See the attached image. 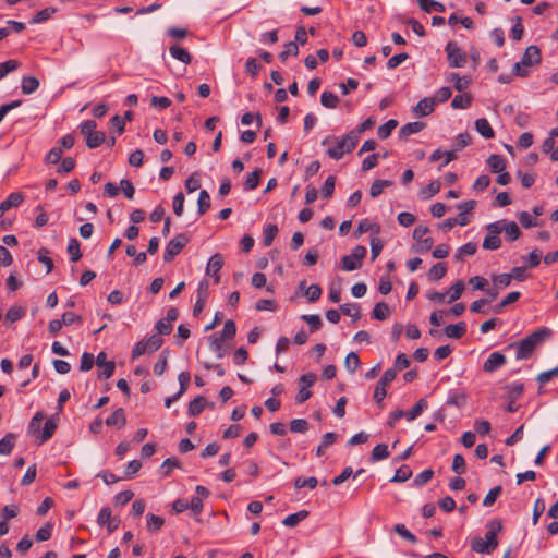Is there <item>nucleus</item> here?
Here are the masks:
<instances>
[{
  "mask_svg": "<svg viewBox=\"0 0 558 558\" xmlns=\"http://www.w3.org/2000/svg\"><path fill=\"white\" fill-rule=\"evenodd\" d=\"M551 335V330L547 327L538 328L524 339L509 343L507 350L515 351L518 361L527 360L532 356L536 347L544 343Z\"/></svg>",
  "mask_w": 558,
  "mask_h": 558,
  "instance_id": "1",
  "label": "nucleus"
},
{
  "mask_svg": "<svg viewBox=\"0 0 558 558\" xmlns=\"http://www.w3.org/2000/svg\"><path fill=\"white\" fill-rule=\"evenodd\" d=\"M502 530L500 519L488 522L485 537L476 536L471 541V549L478 554H492L498 546L497 534Z\"/></svg>",
  "mask_w": 558,
  "mask_h": 558,
  "instance_id": "2",
  "label": "nucleus"
},
{
  "mask_svg": "<svg viewBox=\"0 0 558 558\" xmlns=\"http://www.w3.org/2000/svg\"><path fill=\"white\" fill-rule=\"evenodd\" d=\"M78 128L81 134L85 136L88 148H97L106 141L105 133L96 131L97 123L94 120H86Z\"/></svg>",
  "mask_w": 558,
  "mask_h": 558,
  "instance_id": "3",
  "label": "nucleus"
},
{
  "mask_svg": "<svg viewBox=\"0 0 558 558\" xmlns=\"http://www.w3.org/2000/svg\"><path fill=\"white\" fill-rule=\"evenodd\" d=\"M357 144V137L350 132L337 140L333 147L328 148L327 154L330 158L339 160L345 153L352 151Z\"/></svg>",
  "mask_w": 558,
  "mask_h": 558,
  "instance_id": "4",
  "label": "nucleus"
},
{
  "mask_svg": "<svg viewBox=\"0 0 558 558\" xmlns=\"http://www.w3.org/2000/svg\"><path fill=\"white\" fill-rule=\"evenodd\" d=\"M429 232V229L425 226H417L413 230V239L416 243L413 246L414 252L424 253L429 251L433 247L434 240L430 236H426Z\"/></svg>",
  "mask_w": 558,
  "mask_h": 558,
  "instance_id": "5",
  "label": "nucleus"
},
{
  "mask_svg": "<svg viewBox=\"0 0 558 558\" xmlns=\"http://www.w3.org/2000/svg\"><path fill=\"white\" fill-rule=\"evenodd\" d=\"M190 239L186 234L180 233L170 240L166 246L163 260L166 263L172 262L173 258L182 251V248L189 243Z\"/></svg>",
  "mask_w": 558,
  "mask_h": 558,
  "instance_id": "6",
  "label": "nucleus"
},
{
  "mask_svg": "<svg viewBox=\"0 0 558 558\" xmlns=\"http://www.w3.org/2000/svg\"><path fill=\"white\" fill-rule=\"evenodd\" d=\"M366 252L365 246H355L350 255L342 257V269L345 271H353L360 268L362 259L366 256Z\"/></svg>",
  "mask_w": 558,
  "mask_h": 558,
  "instance_id": "7",
  "label": "nucleus"
},
{
  "mask_svg": "<svg viewBox=\"0 0 558 558\" xmlns=\"http://www.w3.org/2000/svg\"><path fill=\"white\" fill-rule=\"evenodd\" d=\"M445 51L451 68H463L466 64V54L456 43L449 41L446 45Z\"/></svg>",
  "mask_w": 558,
  "mask_h": 558,
  "instance_id": "8",
  "label": "nucleus"
},
{
  "mask_svg": "<svg viewBox=\"0 0 558 558\" xmlns=\"http://www.w3.org/2000/svg\"><path fill=\"white\" fill-rule=\"evenodd\" d=\"M316 379L317 376L314 373L303 374L299 378L300 388L295 398L298 403H303L312 397L310 388L315 384Z\"/></svg>",
  "mask_w": 558,
  "mask_h": 558,
  "instance_id": "9",
  "label": "nucleus"
},
{
  "mask_svg": "<svg viewBox=\"0 0 558 558\" xmlns=\"http://www.w3.org/2000/svg\"><path fill=\"white\" fill-rule=\"evenodd\" d=\"M397 372L395 368H388L385 371L381 378L377 381L374 391V399L377 403H381L384 398L387 395L386 388L390 385L391 381L395 380Z\"/></svg>",
  "mask_w": 558,
  "mask_h": 558,
  "instance_id": "10",
  "label": "nucleus"
},
{
  "mask_svg": "<svg viewBox=\"0 0 558 558\" xmlns=\"http://www.w3.org/2000/svg\"><path fill=\"white\" fill-rule=\"evenodd\" d=\"M487 235L483 241V248L495 251L501 246V240L499 234L501 233V228L498 223L492 222L486 226Z\"/></svg>",
  "mask_w": 558,
  "mask_h": 558,
  "instance_id": "11",
  "label": "nucleus"
},
{
  "mask_svg": "<svg viewBox=\"0 0 558 558\" xmlns=\"http://www.w3.org/2000/svg\"><path fill=\"white\" fill-rule=\"evenodd\" d=\"M96 365L100 368L98 373L99 379H108L113 375L116 364L112 361H107V354L100 352L96 357Z\"/></svg>",
  "mask_w": 558,
  "mask_h": 558,
  "instance_id": "12",
  "label": "nucleus"
},
{
  "mask_svg": "<svg viewBox=\"0 0 558 558\" xmlns=\"http://www.w3.org/2000/svg\"><path fill=\"white\" fill-rule=\"evenodd\" d=\"M541 60L542 54L539 48L535 45H531L525 49L520 62L526 68L538 64Z\"/></svg>",
  "mask_w": 558,
  "mask_h": 558,
  "instance_id": "13",
  "label": "nucleus"
},
{
  "mask_svg": "<svg viewBox=\"0 0 558 558\" xmlns=\"http://www.w3.org/2000/svg\"><path fill=\"white\" fill-rule=\"evenodd\" d=\"M435 106V100L432 97H425L413 107L412 112L418 118L426 117L434 112Z\"/></svg>",
  "mask_w": 558,
  "mask_h": 558,
  "instance_id": "14",
  "label": "nucleus"
},
{
  "mask_svg": "<svg viewBox=\"0 0 558 558\" xmlns=\"http://www.w3.org/2000/svg\"><path fill=\"white\" fill-rule=\"evenodd\" d=\"M506 364V356L500 352H493L483 364V369L493 373Z\"/></svg>",
  "mask_w": 558,
  "mask_h": 558,
  "instance_id": "15",
  "label": "nucleus"
},
{
  "mask_svg": "<svg viewBox=\"0 0 558 558\" xmlns=\"http://www.w3.org/2000/svg\"><path fill=\"white\" fill-rule=\"evenodd\" d=\"M223 266V257L221 254L217 253V254H214L208 263H207V267H206V274L208 276H213L215 277V282L218 283L219 280H220V277L218 276V272L219 270L222 268Z\"/></svg>",
  "mask_w": 558,
  "mask_h": 558,
  "instance_id": "16",
  "label": "nucleus"
},
{
  "mask_svg": "<svg viewBox=\"0 0 558 558\" xmlns=\"http://www.w3.org/2000/svg\"><path fill=\"white\" fill-rule=\"evenodd\" d=\"M501 228V232H505L507 240L515 241L519 239L521 231L519 226L514 221L498 220L495 221Z\"/></svg>",
  "mask_w": 558,
  "mask_h": 558,
  "instance_id": "17",
  "label": "nucleus"
},
{
  "mask_svg": "<svg viewBox=\"0 0 558 558\" xmlns=\"http://www.w3.org/2000/svg\"><path fill=\"white\" fill-rule=\"evenodd\" d=\"M24 201V195L20 192L11 193L3 202L0 203V218L5 211L13 207H19Z\"/></svg>",
  "mask_w": 558,
  "mask_h": 558,
  "instance_id": "18",
  "label": "nucleus"
},
{
  "mask_svg": "<svg viewBox=\"0 0 558 558\" xmlns=\"http://www.w3.org/2000/svg\"><path fill=\"white\" fill-rule=\"evenodd\" d=\"M425 126L426 124L421 121L405 123L404 125L401 126L399 131V137L401 140H407L410 135L416 134L424 130Z\"/></svg>",
  "mask_w": 558,
  "mask_h": 558,
  "instance_id": "19",
  "label": "nucleus"
},
{
  "mask_svg": "<svg viewBox=\"0 0 558 558\" xmlns=\"http://www.w3.org/2000/svg\"><path fill=\"white\" fill-rule=\"evenodd\" d=\"M445 335L451 339H461L466 332V324L460 322L457 324L447 325L444 329Z\"/></svg>",
  "mask_w": 558,
  "mask_h": 558,
  "instance_id": "20",
  "label": "nucleus"
},
{
  "mask_svg": "<svg viewBox=\"0 0 558 558\" xmlns=\"http://www.w3.org/2000/svg\"><path fill=\"white\" fill-rule=\"evenodd\" d=\"M57 426V421L53 417L48 418L45 422L43 430L37 436V438L39 439V444L48 441L54 434Z\"/></svg>",
  "mask_w": 558,
  "mask_h": 558,
  "instance_id": "21",
  "label": "nucleus"
},
{
  "mask_svg": "<svg viewBox=\"0 0 558 558\" xmlns=\"http://www.w3.org/2000/svg\"><path fill=\"white\" fill-rule=\"evenodd\" d=\"M475 129L486 140H490L495 136V132H494L490 123L485 118L476 119Z\"/></svg>",
  "mask_w": 558,
  "mask_h": 558,
  "instance_id": "22",
  "label": "nucleus"
},
{
  "mask_svg": "<svg viewBox=\"0 0 558 558\" xmlns=\"http://www.w3.org/2000/svg\"><path fill=\"white\" fill-rule=\"evenodd\" d=\"M125 424H126V418H125L124 410L122 408H118L106 420L107 426H118V428H122L125 426Z\"/></svg>",
  "mask_w": 558,
  "mask_h": 558,
  "instance_id": "23",
  "label": "nucleus"
},
{
  "mask_svg": "<svg viewBox=\"0 0 558 558\" xmlns=\"http://www.w3.org/2000/svg\"><path fill=\"white\" fill-rule=\"evenodd\" d=\"M169 52L172 58L177 59L178 61H180L184 64H189L192 61V57H191L190 52L186 49H184L178 45L170 46Z\"/></svg>",
  "mask_w": 558,
  "mask_h": 558,
  "instance_id": "24",
  "label": "nucleus"
},
{
  "mask_svg": "<svg viewBox=\"0 0 558 558\" xmlns=\"http://www.w3.org/2000/svg\"><path fill=\"white\" fill-rule=\"evenodd\" d=\"M39 87V81L35 76H24L22 78L21 88L24 95H31Z\"/></svg>",
  "mask_w": 558,
  "mask_h": 558,
  "instance_id": "25",
  "label": "nucleus"
},
{
  "mask_svg": "<svg viewBox=\"0 0 558 558\" xmlns=\"http://www.w3.org/2000/svg\"><path fill=\"white\" fill-rule=\"evenodd\" d=\"M307 517H308V511L301 510L299 512H295V513H292V514H289L288 517H286L282 521V524L287 527H294Z\"/></svg>",
  "mask_w": 558,
  "mask_h": 558,
  "instance_id": "26",
  "label": "nucleus"
},
{
  "mask_svg": "<svg viewBox=\"0 0 558 558\" xmlns=\"http://www.w3.org/2000/svg\"><path fill=\"white\" fill-rule=\"evenodd\" d=\"M487 165L495 173L502 172L506 168L504 157L497 154H493L487 158Z\"/></svg>",
  "mask_w": 558,
  "mask_h": 558,
  "instance_id": "27",
  "label": "nucleus"
},
{
  "mask_svg": "<svg viewBox=\"0 0 558 558\" xmlns=\"http://www.w3.org/2000/svg\"><path fill=\"white\" fill-rule=\"evenodd\" d=\"M521 293L519 291H512L508 293L499 304L495 305L493 311L497 314H500L504 308L514 302H517L520 298Z\"/></svg>",
  "mask_w": 558,
  "mask_h": 558,
  "instance_id": "28",
  "label": "nucleus"
},
{
  "mask_svg": "<svg viewBox=\"0 0 558 558\" xmlns=\"http://www.w3.org/2000/svg\"><path fill=\"white\" fill-rule=\"evenodd\" d=\"M389 314V306L385 302H378L375 304L371 315L373 319L385 320Z\"/></svg>",
  "mask_w": 558,
  "mask_h": 558,
  "instance_id": "29",
  "label": "nucleus"
},
{
  "mask_svg": "<svg viewBox=\"0 0 558 558\" xmlns=\"http://www.w3.org/2000/svg\"><path fill=\"white\" fill-rule=\"evenodd\" d=\"M420 8L426 13H430L432 11L444 12L446 10L445 5L441 2L435 0H417Z\"/></svg>",
  "mask_w": 558,
  "mask_h": 558,
  "instance_id": "30",
  "label": "nucleus"
},
{
  "mask_svg": "<svg viewBox=\"0 0 558 558\" xmlns=\"http://www.w3.org/2000/svg\"><path fill=\"white\" fill-rule=\"evenodd\" d=\"M205 402H206L205 398H203L201 396L195 397L193 400H191L189 403V409H187L189 415L197 416L198 414H201L205 408Z\"/></svg>",
  "mask_w": 558,
  "mask_h": 558,
  "instance_id": "31",
  "label": "nucleus"
},
{
  "mask_svg": "<svg viewBox=\"0 0 558 558\" xmlns=\"http://www.w3.org/2000/svg\"><path fill=\"white\" fill-rule=\"evenodd\" d=\"M66 250H68V253L70 255V260L71 262L76 263L77 260L81 259V257H82L81 244L77 241V239H75V238L70 239L69 243H68V248Z\"/></svg>",
  "mask_w": 558,
  "mask_h": 558,
  "instance_id": "32",
  "label": "nucleus"
},
{
  "mask_svg": "<svg viewBox=\"0 0 558 558\" xmlns=\"http://www.w3.org/2000/svg\"><path fill=\"white\" fill-rule=\"evenodd\" d=\"M210 208V195L206 190H202L197 199V214L204 215Z\"/></svg>",
  "mask_w": 558,
  "mask_h": 558,
  "instance_id": "33",
  "label": "nucleus"
},
{
  "mask_svg": "<svg viewBox=\"0 0 558 558\" xmlns=\"http://www.w3.org/2000/svg\"><path fill=\"white\" fill-rule=\"evenodd\" d=\"M15 435L12 433L7 434L0 439V454L8 456L14 448Z\"/></svg>",
  "mask_w": 558,
  "mask_h": 558,
  "instance_id": "34",
  "label": "nucleus"
},
{
  "mask_svg": "<svg viewBox=\"0 0 558 558\" xmlns=\"http://www.w3.org/2000/svg\"><path fill=\"white\" fill-rule=\"evenodd\" d=\"M260 175H262V170L258 168L255 169L254 171H252L251 173H248L246 180L244 181V190L252 191V190L256 189L259 184Z\"/></svg>",
  "mask_w": 558,
  "mask_h": 558,
  "instance_id": "35",
  "label": "nucleus"
},
{
  "mask_svg": "<svg viewBox=\"0 0 558 558\" xmlns=\"http://www.w3.org/2000/svg\"><path fill=\"white\" fill-rule=\"evenodd\" d=\"M477 245L474 242H468L462 245L454 255L457 260H462L466 256H472L476 253Z\"/></svg>",
  "mask_w": 558,
  "mask_h": 558,
  "instance_id": "36",
  "label": "nucleus"
},
{
  "mask_svg": "<svg viewBox=\"0 0 558 558\" xmlns=\"http://www.w3.org/2000/svg\"><path fill=\"white\" fill-rule=\"evenodd\" d=\"M397 125L398 121L395 119H390L378 128L377 135L379 136V138L386 140L391 135L392 131L397 128Z\"/></svg>",
  "mask_w": 558,
  "mask_h": 558,
  "instance_id": "37",
  "label": "nucleus"
},
{
  "mask_svg": "<svg viewBox=\"0 0 558 558\" xmlns=\"http://www.w3.org/2000/svg\"><path fill=\"white\" fill-rule=\"evenodd\" d=\"M472 104V96L470 94L456 95L451 101L453 109H466Z\"/></svg>",
  "mask_w": 558,
  "mask_h": 558,
  "instance_id": "38",
  "label": "nucleus"
},
{
  "mask_svg": "<svg viewBox=\"0 0 558 558\" xmlns=\"http://www.w3.org/2000/svg\"><path fill=\"white\" fill-rule=\"evenodd\" d=\"M428 408V402L425 400V399H420L414 405L413 408L408 412L405 413L407 414V420L408 421H413L415 420L424 410H426Z\"/></svg>",
  "mask_w": 558,
  "mask_h": 558,
  "instance_id": "39",
  "label": "nucleus"
},
{
  "mask_svg": "<svg viewBox=\"0 0 558 558\" xmlns=\"http://www.w3.org/2000/svg\"><path fill=\"white\" fill-rule=\"evenodd\" d=\"M320 102L325 108L333 109L339 104V98L332 92L325 90L320 96Z\"/></svg>",
  "mask_w": 558,
  "mask_h": 558,
  "instance_id": "40",
  "label": "nucleus"
},
{
  "mask_svg": "<svg viewBox=\"0 0 558 558\" xmlns=\"http://www.w3.org/2000/svg\"><path fill=\"white\" fill-rule=\"evenodd\" d=\"M447 272L446 265L444 263H437L428 271V279L430 281H438L445 277Z\"/></svg>",
  "mask_w": 558,
  "mask_h": 558,
  "instance_id": "41",
  "label": "nucleus"
},
{
  "mask_svg": "<svg viewBox=\"0 0 558 558\" xmlns=\"http://www.w3.org/2000/svg\"><path fill=\"white\" fill-rule=\"evenodd\" d=\"M278 233V227L274 223H269L264 228L263 231V243L265 246H270Z\"/></svg>",
  "mask_w": 558,
  "mask_h": 558,
  "instance_id": "42",
  "label": "nucleus"
},
{
  "mask_svg": "<svg viewBox=\"0 0 558 558\" xmlns=\"http://www.w3.org/2000/svg\"><path fill=\"white\" fill-rule=\"evenodd\" d=\"M57 11L56 8H52V7H48V8H45L40 11H38L31 20V23L32 24H39V23H43L45 21H47L48 19H50L52 16V14H54Z\"/></svg>",
  "mask_w": 558,
  "mask_h": 558,
  "instance_id": "43",
  "label": "nucleus"
},
{
  "mask_svg": "<svg viewBox=\"0 0 558 558\" xmlns=\"http://www.w3.org/2000/svg\"><path fill=\"white\" fill-rule=\"evenodd\" d=\"M340 311L342 314L352 317L354 320L361 318L360 307L355 303H344L340 305Z\"/></svg>",
  "mask_w": 558,
  "mask_h": 558,
  "instance_id": "44",
  "label": "nucleus"
},
{
  "mask_svg": "<svg viewBox=\"0 0 558 558\" xmlns=\"http://www.w3.org/2000/svg\"><path fill=\"white\" fill-rule=\"evenodd\" d=\"M337 439V435L332 432L326 433L323 438L322 442L318 446L316 450V456L322 457L325 453V449L329 446H331Z\"/></svg>",
  "mask_w": 558,
  "mask_h": 558,
  "instance_id": "45",
  "label": "nucleus"
},
{
  "mask_svg": "<svg viewBox=\"0 0 558 558\" xmlns=\"http://www.w3.org/2000/svg\"><path fill=\"white\" fill-rule=\"evenodd\" d=\"M440 187H441V184L439 181L435 180V181H432L429 184H427L425 187H423L421 191H420V195L423 197V198H429V197H433L434 195H436L437 193H439L440 191Z\"/></svg>",
  "mask_w": 558,
  "mask_h": 558,
  "instance_id": "46",
  "label": "nucleus"
},
{
  "mask_svg": "<svg viewBox=\"0 0 558 558\" xmlns=\"http://www.w3.org/2000/svg\"><path fill=\"white\" fill-rule=\"evenodd\" d=\"M360 365H361V362H360L359 355L355 352H350L347 355L345 361H344V366H345L347 371L350 374H353L356 372V369L360 367Z\"/></svg>",
  "mask_w": 558,
  "mask_h": 558,
  "instance_id": "47",
  "label": "nucleus"
},
{
  "mask_svg": "<svg viewBox=\"0 0 558 558\" xmlns=\"http://www.w3.org/2000/svg\"><path fill=\"white\" fill-rule=\"evenodd\" d=\"M26 311L22 306H11L5 314V320L9 323H15L20 320L24 315Z\"/></svg>",
  "mask_w": 558,
  "mask_h": 558,
  "instance_id": "48",
  "label": "nucleus"
},
{
  "mask_svg": "<svg viewBox=\"0 0 558 558\" xmlns=\"http://www.w3.org/2000/svg\"><path fill=\"white\" fill-rule=\"evenodd\" d=\"M20 65L21 63L14 59L0 63V81L4 78L9 73L17 70Z\"/></svg>",
  "mask_w": 558,
  "mask_h": 558,
  "instance_id": "49",
  "label": "nucleus"
},
{
  "mask_svg": "<svg viewBox=\"0 0 558 558\" xmlns=\"http://www.w3.org/2000/svg\"><path fill=\"white\" fill-rule=\"evenodd\" d=\"M392 184L391 181L389 180H375L372 185H371V189H369V194L372 197H377L379 196L384 189L385 187H388Z\"/></svg>",
  "mask_w": 558,
  "mask_h": 558,
  "instance_id": "50",
  "label": "nucleus"
},
{
  "mask_svg": "<svg viewBox=\"0 0 558 558\" xmlns=\"http://www.w3.org/2000/svg\"><path fill=\"white\" fill-rule=\"evenodd\" d=\"M146 520L147 529L151 532L159 531L165 524V520L161 517L155 515L153 513H148L146 515Z\"/></svg>",
  "mask_w": 558,
  "mask_h": 558,
  "instance_id": "51",
  "label": "nucleus"
},
{
  "mask_svg": "<svg viewBox=\"0 0 558 558\" xmlns=\"http://www.w3.org/2000/svg\"><path fill=\"white\" fill-rule=\"evenodd\" d=\"M411 476H412L411 469L408 465H402L401 468H399L396 471V473L392 476V478L390 480V482L403 483V482L408 481Z\"/></svg>",
  "mask_w": 558,
  "mask_h": 558,
  "instance_id": "52",
  "label": "nucleus"
},
{
  "mask_svg": "<svg viewBox=\"0 0 558 558\" xmlns=\"http://www.w3.org/2000/svg\"><path fill=\"white\" fill-rule=\"evenodd\" d=\"M464 287H465V284H464V282L462 280L456 281L451 286V288H450V290L448 292V294L450 296L448 302L452 303V302L457 301L458 299H460L462 292L464 291Z\"/></svg>",
  "mask_w": 558,
  "mask_h": 558,
  "instance_id": "53",
  "label": "nucleus"
},
{
  "mask_svg": "<svg viewBox=\"0 0 558 558\" xmlns=\"http://www.w3.org/2000/svg\"><path fill=\"white\" fill-rule=\"evenodd\" d=\"M301 318L308 324L311 332L317 331L323 325L320 317L316 314H304Z\"/></svg>",
  "mask_w": 558,
  "mask_h": 558,
  "instance_id": "54",
  "label": "nucleus"
},
{
  "mask_svg": "<svg viewBox=\"0 0 558 558\" xmlns=\"http://www.w3.org/2000/svg\"><path fill=\"white\" fill-rule=\"evenodd\" d=\"M450 81L453 82V86L458 92L466 89L470 85V80L466 76H460L458 73H451Z\"/></svg>",
  "mask_w": 558,
  "mask_h": 558,
  "instance_id": "55",
  "label": "nucleus"
},
{
  "mask_svg": "<svg viewBox=\"0 0 558 558\" xmlns=\"http://www.w3.org/2000/svg\"><path fill=\"white\" fill-rule=\"evenodd\" d=\"M434 476V471L432 469H426L424 471H422L421 473H418L414 480H413V485L417 486V487H421L425 484H427Z\"/></svg>",
  "mask_w": 558,
  "mask_h": 558,
  "instance_id": "56",
  "label": "nucleus"
},
{
  "mask_svg": "<svg viewBox=\"0 0 558 558\" xmlns=\"http://www.w3.org/2000/svg\"><path fill=\"white\" fill-rule=\"evenodd\" d=\"M299 47L296 43L289 41L284 45L283 50L279 53V59L284 62L289 56H298Z\"/></svg>",
  "mask_w": 558,
  "mask_h": 558,
  "instance_id": "57",
  "label": "nucleus"
},
{
  "mask_svg": "<svg viewBox=\"0 0 558 558\" xmlns=\"http://www.w3.org/2000/svg\"><path fill=\"white\" fill-rule=\"evenodd\" d=\"M389 457L388 446L385 444L376 445L372 450V460L379 461Z\"/></svg>",
  "mask_w": 558,
  "mask_h": 558,
  "instance_id": "58",
  "label": "nucleus"
},
{
  "mask_svg": "<svg viewBox=\"0 0 558 558\" xmlns=\"http://www.w3.org/2000/svg\"><path fill=\"white\" fill-rule=\"evenodd\" d=\"M393 531L412 544L417 542L416 536L410 530H408L404 524H396Z\"/></svg>",
  "mask_w": 558,
  "mask_h": 558,
  "instance_id": "59",
  "label": "nucleus"
},
{
  "mask_svg": "<svg viewBox=\"0 0 558 558\" xmlns=\"http://www.w3.org/2000/svg\"><path fill=\"white\" fill-rule=\"evenodd\" d=\"M501 492H502V487L500 485L492 488L485 496V498L483 500V506H485V507L493 506L495 504V501L497 500V498L500 496Z\"/></svg>",
  "mask_w": 558,
  "mask_h": 558,
  "instance_id": "60",
  "label": "nucleus"
},
{
  "mask_svg": "<svg viewBox=\"0 0 558 558\" xmlns=\"http://www.w3.org/2000/svg\"><path fill=\"white\" fill-rule=\"evenodd\" d=\"M53 524L48 522L45 525H43L37 532H36V541L37 542H45L48 541L51 537L52 534Z\"/></svg>",
  "mask_w": 558,
  "mask_h": 558,
  "instance_id": "61",
  "label": "nucleus"
},
{
  "mask_svg": "<svg viewBox=\"0 0 558 558\" xmlns=\"http://www.w3.org/2000/svg\"><path fill=\"white\" fill-rule=\"evenodd\" d=\"M94 363H96L95 356L92 353L84 352L81 356L80 369L88 372L93 368Z\"/></svg>",
  "mask_w": 558,
  "mask_h": 558,
  "instance_id": "62",
  "label": "nucleus"
},
{
  "mask_svg": "<svg viewBox=\"0 0 558 558\" xmlns=\"http://www.w3.org/2000/svg\"><path fill=\"white\" fill-rule=\"evenodd\" d=\"M492 281L497 289H504L511 283V276L509 274L494 275Z\"/></svg>",
  "mask_w": 558,
  "mask_h": 558,
  "instance_id": "63",
  "label": "nucleus"
},
{
  "mask_svg": "<svg viewBox=\"0 0 558 558\" xmlns=\"http://www.w3.org/2000/svg\"><path fill=\"white\" fill-rule=\"evenodd\" d=\"M336 178L333 175H329L325 183L322 186V195L325 198H329L332 196L335 192Z\"/></svg>",
  "mask_w": 558,
  "mask_h": 558,
  "instance_id": "64",
  "label": "nucleus"
}]
</instances>
